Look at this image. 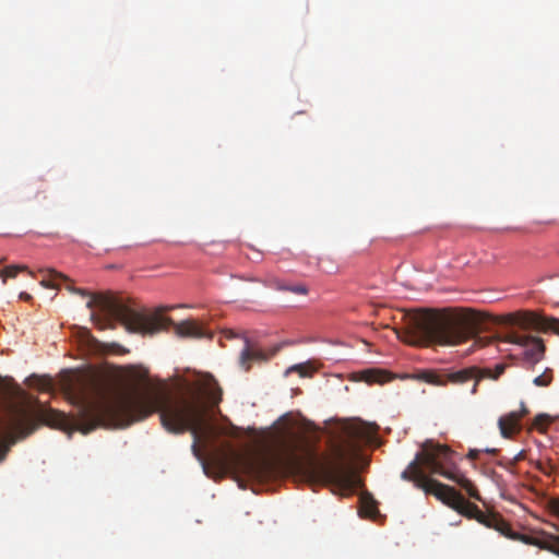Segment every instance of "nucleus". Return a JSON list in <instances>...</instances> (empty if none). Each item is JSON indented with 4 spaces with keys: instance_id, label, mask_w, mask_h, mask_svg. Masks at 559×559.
<instances>
[{
    "instance_id": "f257e3e1",
    "label": "nucleus",
    "mask_w": 559,
    "mask_h": 559,
    "mask_svg": "<svg viewBox=\"0 0 559 559\" xmlns=\"http://www.w3.org/2000/svg\"><path fill=\"white\" fill-rule=\"evenodd\" d=\"M67 390L79 408L75 417L70 418L43 405L32 408L10 404L7 406V428L20 438L33 433L39 424L86 435L99 426L128 427L158 412L160 423L168 432L192 433V450L199 455L198 443L209 429L206 408L199 395L173 397L165 389L151 384L110 392L92 379L69 383Z\"/></svg>"
},
{
    "instance_id": "f03ea898",
    "label": "nucleus",
    "mask_w": 559,
    "mask_h": 559,
    "mask_svg": "<svg viewBox=\"0 0 559 559\" xmlns=\"http://www.w3.org/2000/svg\"><path fill=\"white\" fill-rule=\"evenodd\" d=\"M452 467H454L452 464V451L447 445L426 441L415 459L402 472L401 477L404 480L414 483L415 487L424 490L425 493L433 495L437 499L457 511L460 514L469 519H476L479 523L498 531L501 535L510 539L537 545L559 556V533H544L537 538L514 533L510 524L501 516L483 513L476 504L466 501L453 487L432 479L425 473V471H427L432 475H440L454 481L461 486L471 498L480 501V495L473 481Z\"/></svg>"
},
{
    "instance_id": "7ed1b4c3",
    "label": "nucleus",
    "mask_w": 559,
    "mask_h": 559,
    "mask_svg": "<svg viewBox=\"0 0 559 559\" xmlns=\"http://www.w3.org/2000/svg\"><path fill=\"white\" fill-rule=\"evenodd\" d=\"M67 288L83 297L88 296L86 307L91 310L97 308L98 312L91 313V320L99 330H114L119 322L128 332L154 335L171 325L180 337H211V334L193 320L175 323L171 318L162 314L164 311L174 309V306L159 308L154 313H145L130 308L111 295H90L85 289L70 285Z\"/></svg>"
},
{
    "instance_id": "20e7f679",
    "label": "nucleus",
    "mask_w": 559,
    "mask_h": 559,
    "mask_svg": "<svg viewBox=\"0 0 559 559\" xmlns=\"http://www.w3.org/2000/svg\"><path fill=\"white\" fill-rule=\"evenodd\" d=\"M479 323L471 309L429 310L411 316L399 336L413 346H455L475 337Z\"/></svg>"
},
{
    "instance_id": "39448f33",
    "label": "nucleus",
    "mask_w": 559,
    "mask_h": 559,
    "mask_svg": "<svg viewBox=\"0 0 559 559\" xmlns=\"http://www.w3.org/2000/svg\"><path fill=\"white\" fill-rule=\"evenodd\" d=\"M372 433L371 427L364 421L344 424L340 440L331 447V457L316 467L319 476L341 496H350L360 486L352 463L358 455L360 443L370 442Z\"/></svg>"
},
{
    "instance_id": "423d86ee",
    "label": "nucleus",
    "mask_w": 559,
    "mask_h": 559,
    "mask_svg": "<svg viewBox=\"0 0 559 559\" xmlns=\"http://www.w3.org/2000/svg\"><path fill=\"white\" fill-rule=\"evenodd\" d=\"M217 461L222 468H227L230 464H235L245 474L254 478H265L273 473V463L267 459L246 457L234 450L219 455Z\"/></svg>"
},
{
    "instance_id": "0eeeda50",
    "label": "nucleus",
    "mask_w": 559,
    "mask_h": 559,
    "mask_svg": "<svg viewBox=\"0 0 559 559\" xmlns=\"http://www.w3.org/2000/svg\"><path fill=\"white\" fill-rule=\"evenodd\" d=\"M426 380L428 383L439 386L448 384L462 385L468 381H474L471 393L476 394L481 374H479L478 367L472 366L462 369H448L438 373H429Z\"/></svg>"
},
{
    "instance_id": "6e6552de",
    "label": "nucleus",
    "mask_w": 559,
    "mask_h": 559,
    "mask_svg": "<svg viewBox=\"0 0 559 559\" xmlns=\"http://www.w3.org/2000/svg\"><path fill=\"white\" fill-rule=\"evenodd\" d=\"M503 323L510 325H518L523 330H534L538 332L552 331L559 334V319L544 317L534 312H515L509 313L504 317Z\"/></svg>"
},
{
    "instance_id": "1a4fd4ad",
    "label": "nucleus",
    "mask_w": 559,
    "mask_h": 559,
    "mask_svg": "<svg viewBox=\"0 0 559 559\" xmlns=\"http://www.w3.org/2000/svg\"><path fill=\"white\" fill-rule=\"evenodd\" d=\"M500 341L520 345L524 348V356L526 360L536 364L543 358L545 346L539 337L520 334L515 331H510L506 335L499 337Z\"/></svg>"
},
{
    "instance_id": "9d476101",
    "label": "nucleus",
    "mask_w": 559,
    "mask_h": 559,
    "mask_svg": "<svg viewBox=\"0 0 559 559\" xmlns=\"http://www.w3.org/2000/svg\"><path fill=\"white\" fill-rule=\"evenodd\" d=\"M528 413L524 403L520 412H511L501 416L498 420V426L503 438H510L521 430V419Z\"/></svg>"
},
{
    "instance_id": "9b49d317",
    "label": "nucleus",
    "mask_w": 559,
    "mask_h": 559,
    "mask_svg": "<svg viewBox=\"0 0 559 559\" xmlns=\"http://www.w3.org/2000/svg\"><path fill=\"white\" fill-rule=\"evenodd\" d=\"M266 360V355L260 349L252 346L248 340L245 342V347L240 354V366L248 371L252 362Z\"/></svg>"
},
{
    "instance_id": "f8f14e48",
    "label": "nucleus",
    "mask_w": 559,
    "mask_h": 559,
    "mask_svg": "<svg viewBox=\"0 0 559 559\" xmlns=\"http://www.w3.org/2000/svg\"><path fill=\"white\" fill-rule=\"evenodd\" d=\"M25 194L29 201H44L47 199V185L39 178L31 180L25 186Z\"/></svg>"
},
{
    "instance_id": "ddd939ff",
    "label": "nucleus",
    "mask_w": 559,
    "mask_h": 559,
    "mask_svg": "<svg viewBox=\"0 0 559 559\" xmlns=\"http://www.w3.org/2000/svg\"><path fill=\"white\" fill-rule=\"evenodd\" d=\"M39 273L41 274L40 285L46 288L58 289L61 282L69 281L64 274L53 269H41Z\"/></svg>"
},
{
    "instance_id": "4468645a",
    "label": "nucleus",
    "mask_w": 559,
    "mask_h": 559,
    "mask_svg": "<svg viewBox=\"0 0 559 559\" xmlns=\"http://www.w3.org/2000/svg\"><path fill=\"white\" fill-rule=\"evenodd\" d=\"M378 513L377 503L370 496L360 497L359 514L364 518H373Z\"/></svg>"
},
{
    "instance_id": "2eb2a0df",
    "label": "nucleus",
    "mask_w": 559,
    "mask_h": 559,
    "mask_svg": "<svg viewBox=\"0 0 559 559\" xmlns=\"http://www.w3.org/2000/svg\"><path fill=\"white\" fill-rule=\"evenodd\" d=\"M206 396L212 405H217L222 400V389L214 379L206 385Z\"/></svg>"
},
{
    "instance_id": "dca6fc26",
    "label": "nucleus",
    "mask_w": 559,
    "mask_h": 559,
    "mask_svg": "<svg viewBox=\"0 0 559 559\" xmlns=\"http://www.w3.org/2000/svg\"><path fill=\"white\" fill-rule=\"evenodd\" d=\"M314 368L309 364V362H305V364H297V365H294V366H290L286 371H285V376L292 373V372H296L298 373L300 377L302 378H306V377H312V374L314 373Z\"/></svg>"
},
{
    "instance_id": "f3484780",
    "label": "nucleus",
    "mask_w": 559,
    "mask_h": 559,
    "mask_svg": "<svg viewBox=\"0 0 559 559\" xmlns=\"http://www.w3.org/2000/svg\"><path fill=\"white\" fill-rule=\"evenodd\" d=\"M506 370L504 364H498L493 370L489 368H479V374H481V379L490 378L492 380H497Z\"/></svg>"
},
{
    "instance_id": "a211bd4d",
    "label": "nucleus",
    "mask_w": 559,
    "mask_h": 559,
    "mask_svg": "<svg viewBox=\"0 0 559 559\" xmlns=\"http://www.w3.org/2000/svg\"><path fill=\"white\" fill-rule=\"evenodd\" d=\"M27 271V266L25 265H10L4 267L0 276L3 277V282H5L7 277H15L20 272Z\"/></svg>"
},
{
    "instance_id": "6ab92c4d",
    "label": "nucleus",
    "mask_w": 559,
    "mask_h": 559,
    "mask_svg": "<svg viewBox=\"0 0 559 559\" xmlns=\"http://www.w3.org/2000/svg\"><path fill=\"white\" fill-rule=\"evenodd\" d=\"M552 381L551 370H546L543 374L537 376L533 383L537 386H548Z\"/></svg>"
},
{
    "instance_id": "aec40b11",
    "label": "nucleus",
    "mask_w": 559,
    "mask_h": 559,
    "mask_svg": "<svg viewBox=\"0 0 559 559\" xmlns=\"http://www.w3.org/2000/svg\"><path fill=\"white\" fill-rule=\"evenodd\" d=\"M550 423L549 416L546 414H539L535 417L534 426L538 429H544Z\"/></svg>"
},
{
    "instance_id": "412c9836",
    "label": "nucleus",
    "mask_w": 559,
    "mask_h": 559,
    "mask_svg": "<svg viewBox=\"0 0 559 559\" xmlns=\"http://www.w3.org/2000/svg\"><path fill=\"white\" fill-rule=\"evenodd\" d=\"M280 289L289 290L299 295H307L308 288L305 285H295V286H278Z\"/></svg>"
},
{
    "instance_id": "4be33fe9",
    "label": "nucleus",
    "mask_w": 559,
    "mask_h": 559,
    "mask_svg": "<svg viewBox=\"0 0 559 559\" xmlns=\"http://www.w3.org/2000/svg\"><path fill=\"white\" fill-rule=\"evenodd\" d=\"M9 451V444L2 440V428L0 427V462L4 460Z\"/></svg>"
},
{
    "instance_id": "5701e85b",
    "label": "nucleus",
    "mask_w": 559,
    "mask_h": 559,
    "mask_svg": "<svg viewBox=\"0 0 559 559\" xmlns=\"http://www.w3.org/2000/svg\"><path fill=\"white\" fill-rule=\"evenodd\" d=\"M365 379L368 382H376L379 381L378 379V371L376 370H368L365 372Z\"/></svg>"
},
{
    "instance_id": "b1692460",
    "label": "nucleus",
    "mask_w": 559,
    "mask_h": 559,
    "mask_svg": "<svg viewBox=\"0 0 559 559\" xmlns=\"http://www.w3.org/2000/svg\"><path fill=\"white\" fill-rule=\"evenodd\" d=\"M552 511L559 516V498L554 499L550 503Z\"/></svg>"
},
{
    "instance_id": "393cba45",
    "label": "nucleus",
    "mask_w": 559,
    "mask_h": 559,
    "mask_svg": "<svg viewBox=\"0 0 559 559\" xmlns=\"http://www.w3.org/2000/svg\"><path fill=\"white\" fill-rule=\"evenodd\" d=\"M479 453H480L479 450H476V449L469 450L467 457L469 460H476L478 457Z\"/></svg>"
},
{
    "instance_id": "a878e982",
    "label": "nucleus",
    "mask_w": 559,
    "mask_h": 559,
    "mask_svg": "<svg viewBox=\"0 0 559 559\" xmlns=\"http://www.w3.org/2000/svg\"><path fill=\"white\" fill-rule=\"evenodd\" d=\"M20 299H22L24 301H29L32 299V296L28 293L22 292L20 294Z\"/></svg>"
},
{
    "instance_id": "bb28decb",
    "label": "nucleus",
    "mask_w": 559,
    "mask_h": 559,
    "mask_svg": "<svg viewBox=\"0 0 559 559\" xmlns=\"http://www.w3.org/2000/svg\"><path fill=\"white\" fill-rule=\"evenodd\" d=\"M476 342H477V343H480L481 345H485V344H486V343H483L481 337H478V338L476 340Z\"/></svg>"
}]
</instances>
